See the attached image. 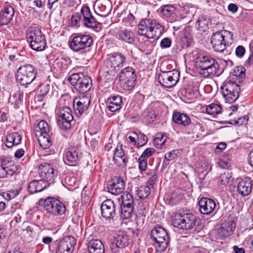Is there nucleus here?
<instances>
[{
  "label": "nucleus",
  "instance_id": "obj_1",
  "mask_svg": "<svg viewBox=\"0 0 253 253\" xmlns=\"http://www.w3.org/2000/svg\"><path fill=\"white\" fill-rule=\"evenodd\" d=\"M126 56L121 53L114 52L105 61L102 70L106 78L108 79L116 76L120 67H122Z\"/></svg>",
  "mask_w": 253,
  "mask_h": 253
},
{
  "label": "nucleus",
  "instance_id": "obj_2",
  "mask_svg": "<svg viewBox=\"0 0 253 253\" xmlns=\"http://www.w3.org/2000/svg\"><path fill=\"white\" fill-rule=\"evenodd\" d=\"M162 26L150 19H145L138 25L137 33L140 36H145L149 39L159 38L163 31Z\"/></svg>",
  "mask_w": 253,
  "mask_h": 253
},
{
  "label": "nucleus",
  "instance_id": "obj_3",
  "mask_svg": "<svg viewBox=\"0 0 253 253\" xmlns=\"http://www.w3.org/2000/svg\"><path fill=\"white\" fill-rule=\"evenodd\" d=\"M35 132L40 146L44 149L49 148L54 136L48 124L45 121H41L35 127Z\"/></svg>",
  "mask_w": 253,
  "mask_h": 253
},
{
  "label": "nucleus",
  "instance_id": "obj_4",
  "mask_svg": "<svg viewBox=\"0 0 253 253\" xmlns=\"http://www.w3.org/2000/svg\"><path fill=\"white\" fill-rule=\"evenodd\" d=\"M197 221L196 215L192 213L181 211L172 216V223L176 227L186 230L192 229Z\"/></svg>",
  "mask_w": 253,
  "mask_h": 253
},
{
  "label": "nucleus",
  "instance_id": "obj_5",
  "mask_svg": "<svg viewBox=\"0 0 253 253\" xmlns=\"http://www.w3.org/2000/svg\"><path fill=\"white\" fill-rule=\"evenodd\" d=\"M233 41V34L226 30L218 31L213 33L211 37V42L216 52H221Z\"/></svg>",
  "mask_w": 253,
  "mask_h": 253
},
{
  "label": "nucleus",
  "instance_id": "obj_6",
  "mask_svg": "<svg viewBox=\"0 0 253 253\" xmlns=\"http://www.w3.org/2000/svg\"><path fill=\"white\" fill-rule=\"evenodd\" d=\"M40 206L53 216L62 215L65 213V206L59 200L51 197L41 199L39 201Z\"/></svg>",
  "mask_w": 253,
  "mask_h": 253
},
{
  "label": "nucleus",
  "instance_id": "obj_7",
  "mask_svg": "<svg viewBox=\"0 0 253 253\" xmlns=\"http://www.w3.org/2000/svg\"><path fill=\"white\" fill-rule=\"evenodd\" d=\"M27 39L30 47L36 51H42L46 46L45 36L37 27H32L28 30Z\"/></svg>",
  "mask_w": 253,
  "mask_h": 253
},
{
  "label": "nucleus",
  "instance_id": "obj_8",
  "mask_svg": "<svg viewBox=\"0 0 253 253\" xmlns=\"http://www.w3.org/2000/svg\"><path fill=\"white\" fill-rule=\"evenodd\" d=\"M68 80L74 88L81 93H87L92 86L91 78L82 73L73 74L68 77Z\"/></svg>",
  "mask_w": 253,
  "mask_h": 253
},
{
  "label": "nucleus",
  "instance_id": "obj_9",
  "mask_svg": "<svg viewBox=\"0 0 253 253\" xmlns=\"http://www.w3.org/2000/svg\"><path fill=\"white\" fill-rule=\"evenodd\" d=\"M37 70L31 64L21 66L17 71L16 80L21 85L27 86L35 79Z\"/></svg>",
  "mask_w": 253,
  "mask_h": 253
},
{
  "label": "nucleus",
  "instance_id": "obj_10",
  "mask_svg": "<svg viewBox=\"0 0 253 253\" xmlns=\"http://www.w3.org/2000/svg\"><path fill=\"white\" fill-rule=\"evenodd\" d=\"M199 67L200 73L205 77L215 76L219 69L217 62L209 56H203L199 58Z\"/></svg>",
  "mask_w": 253,
  "mask_h": 253
},
{
  "label": "nucleus",
  "instance_id": "obj_11",
  "mask_svg": "<svg viewBox=\"0 0 253 253\" xmlns=\"http://www.w3.org/2000/svg\"><path fill=\"white\" fill-rule=\"evenodd\" d=\"M69 46L73 51L78 52L89 47L93 44V39L89 35L77 33L73 35Z\"/></svg>",
  "mask_w": 253,
  "mask_h": 253
},
{
  "label": "nucleus",
  "instance_id": "obj_12",
  "mask_svg": "<svg viewBox=\"0 0 253 253\" xmlns=\"http://www.w3.org/2000/svg\"><path fill=\"white\" fill-rule=\"evenodd\" d=\"M220 90L226 102L232 103L238 98L240 87L236 83L228 81L220 87Z\"/></svg>",
  "mask_w": 253,
  "mask_h": 253
},
{
  "label": "nucleus",
  "instance_id": "obj_13",
  "mask_svg": "<svg viewBox=\"0 0 253 253\" xmlns=\"http://www.w3.org/2000/svg\"><path fill=\"white\" fill-rule=\"evenodd\" d=\"M136 74L131 67L123 69L119 74L121 85L124 90H131L135 86Z\"/></svg>",
  "mask_w": 253,
  "mask_h": 253
},
{
  "label": "nucleus",
  "instance_id": "obj_14",
  "mask_svg": "<svg viewBox=\"0 0 253 253\" xmlns=\"http://www.w3.org/2000/svg\"><path fill=\"white\" fill-rule=\"evenodd\" d=\"M38 172L41 179L47 182L48 186L54 183L55 178L57 176V172L47 163H43L39 166Z\"/></svg>",
  "mask_w": 253,
  "mask_h": 253
},
{
  "label": "nucleus",
  "instance_id": "obj_15",
  "mask_svg": "<svg viewBox=\"0 0 253 253\" xmlns=\"http://www.w3.org/2000/svg\"><path fill=\"white\" fill-rule=\"evenodd\" d=\"M179 73L177 71L163 72L159 74L158 80L164 87L170 88L176 85L179 81Z\"/></svg>",
  "mask_w": 253,
  "mask_h": 253
},
{
  "label": "nucleus",
  "instance_id": "obj_16",
  "mask_svg": "<svg viewBox=\"0 0 253 253\" xmlns=\"http://www.w3.org/2000/svg\"><path fill=\"white\" fill-rule=\"evenodd\" d=\"M151 239L159 246L163 249L168 245L169 236L166 230L162 227H157L153 229L151 232Z\"/></svg>",
  "mask_w": 253,
  "mask_h": 253
},
{
  "label": "nucleus",
  "instance_id": "obj_17",
  "mask_svg": "<svg viewBox=\"0 0 253 253\" xmlns=\"http://www.w3.org/2000/svg\"><path fill=\"white\" fill-rule=\"evenodd\" d=\"M125 186V182L123 178L120 176H116L108 182L107 189L111 194L117 195L124 192Z\"/></svg>",
  "mask_w": 253,
  "mask_h": 253
},
{
  "label": "nucleus",
  "instance_id": "obj_18",
  "mask_svg": "<svg viewBox=\"0 0 253 253\" xmlns=\"http://www.w3.org/2000/svg\"><path fill=\"white\" fill-rule=\"evenodd\" d=\"M236 228V223L231 218H228L222 225V226L217 229L216 231V236L217 239L226 238L231 235Z\"/></svg>",
  "mask_w": 253,
  "mask_h": 253
},
{
  "label": "nucleus",
  "instance_id": "obj_19",
  "mask_svg": "<svg viewBox=\"0 0 253 253\" xmlns=\"http://www.w3.org/2000/svg\"><path fill=\"white\" fill-rule=\"evenodd\" d=\"M101 216L106 220H111L116 215V207L113 201L107 199L101 205Z\"/></svg>",
  "mask_w": 253,
  "mask_h": 253
},
{
  "label": "nucleus",
  "instance_id": "obj_20",
  "mask_svg": "<svg viewBox=\"0 0 253 253\" xmlns=\"http://www.w3.org/2000/svg\"><path fill=\"white\" fill-rule=\"evenodd\" d=\"M81 14L83 16L82 21L86 27L94 29H97L99 28L100 23L95 20L88 6L82 7Z\"/></svg>",
  "mask_w": 253,
  "mask_h": 253
},
{
  "label": "nucleus",
  "instance_id": "obj_21",
  "mask_svg": "<svg viewBox=\"0 0 253 253\" xmlns=\"http://www.w3.org/2000/svg\"><path fill=\"white\" fill-rule=\"evenodd\" d=\"M76 245V240L72 236H67L58 243L56 253H71Z\"/></svg>",
  "mask_w": 253,
  "mask_h": 253
},
{
  "label": "nucleus",
  "instance_id": "obj_22",
  "mask_svg": "<svg viewBox=\"0 0 253 253\" xmlns=\"http://www.w3.org/2000/svg\"><path fill=\"white\" fill-rule=\"evenodd\" d=\"M199 211L202 214H209L214 210L216 204L215 202L207 198H202L199 202Z\"/></svg>",
  "mask_w": 253,
  "mask_h": 253
},
{
  "label": "nucleus",
  "instance_id": "obj_23",
  "mask_svg": "<svg viewBox=\"0 0 253 253\" xmlns=\"http://www.w3.org/2000/svg\"><path fill=\"white\" fill-rule=\"evenodd\" d=\"M14 15L13 7L9 5L5 6L0 11V25H7L12 20Z\"/></svg>",
  "mask_w": 253,
  "mask_h": 253
},
{
  "label": "nucleus",
  "instance_id": "obj_24",
  "mask_svg": "<svg viewBox=\"0 0 253 253\" xmlns=\"http://www.w3.org/2000/svg\"><path fill=\"white\" fill-rule=\"evenodd\" d=\"M107 108L111 112L119 111L123 104L122 97L119 95L109 96L106 102Z\"/></svg>",
  "mask_w": 253,
  "mask_h": 253
},
{
  "label": "nucleus",
  "instance_id": "obj_25",
  "mask_svg": "<svg viewBox=\"0 0 253 253\" xmlns=\"http://www.w3.org/2000/svg\"><path fill=\"white\" fill-rule=\"evenodd\" d=\"M116 36L119 40L129 44H132L135 42L134 34L126 29L119 30L116 33Z\"/></svg>",
  "mask_w": 253,
  "mask_h": 253
},
{
  "label": "nucleus",
  "instance_id": "obj_26",
  "mask_svg": "<svg viewBox=\"0 0 253 253\" xmlns=\"http://www.w3.org/2000/svg\"><path fill=\"white\" fill-rule=\"evenodd\" d=\"M80 158L79 151L74 147L69 148L63 158L65 163L69 166H75Z\"/></svg>",
  "mask_w": 253,
  "mask_h": 253
},
{
  "label": "nucleus",
  "instance_id": "obj_27",
  "mask_svg": "<svg viewBox=\"0 0 253 253\" xmlns=\"http://www.w3.org/2000/svg\"><path fill=\"white\" fill-rule=\"evenodd\" d=\"M113 160L118 166H126L128 160L125 154L122 145H118L114 150Z\"/></svg>",
  "mask_w": 253,
  "mask_h": 253
},
{
  "label": "nucleus",
  "instance_id": "obj_28",
  "mask_svg": "<svg viewBox=\"0 0 253 253\" xmlns=\"http://www.w3.org/2000/svg\"><path fill=\"white\" fill-rule=\"evenodd\" d=\"M237 192L243 196L248 195L252 189V181L249 178L240 180L237 185Z\"/></svg>",
  "mask_w": 253,
  "mask_h": 253
},
{
  "label": "nucleus",
  "instance_id": "obj_29",
  "mask_svg": "<svg viewBox=\"0 0 253 253\" xmlns=\"http://www.w3.org/2000/svg\"><path fill=\"white\" fill-rule=\"evenodd\" d=\"M48 187V184L44 180H34L31 181L28 186V190L29 192L33 194L37 192H39Z\"/></svg>",
  "mask_w": 253,
  "mask_h": 253
},
{
  "label": "nucleus",
  "instance_id": "obj_30",
  "mask_svg": "<svg viewBox=\"0 0 253 253\" xmlns=\"http://www.w3.org/2000/svg\"><path fill=\"white\" fill-rule=\"evenodd\" d=\"M172 120L176 124L183 126H186L191 123V119L188 115L178 111L173 112Z\"/></svg>",
  "mask_w": 253,
  "mask_h": 253
},
{
  "label": "nucleus",
  "instance_id": "obj_31",
  "mask_svg": "<svg viewBox=\"0 0 253 253\" xmlns=\"http://www.w3.org/2000/svg\"><path fill=\"white\" fill-rule=\"evenodd\" d=\"M89 253H104V248L102 242L98 239H92L87 244Z\"/></svg>",
  "mask_w": 253,
  "mask_h": 253
},
{
  "label": "nucleus",
  "instance_id": "obj_32",
  "mask_svg": "<svg viewBox=\"0 0 253 253\" xmlns=\"http://www.w3.org/2000/svg\"><path fill=\"white\" fill-rule=\"evenodd\" d=\"M128 244V236L121 233L114 237L112 246L115 245L118 248L123 249Z\"/></svg>",
  "mask_w": 253,
  "mask_h": 253
},
{
  "label": "nucleus",
  "instance_id": "obj_33",
  "mask_svg": "<svg viewBox=\"0 0 253 253\" xmlns=\"http://www.w3.org/2000/svg\"><path fill=\"white\" fill-rule=\"evenodd\" d=\"M110 5L109 0H97L94 4V7L100 12V15H106L109 13Z\"/></svg>",
  "mask_w": 253,
  "mask_h": 253
},
{
  "label": "nucleus",
  "instance_id": "obj_34",
  "mask_svg": "<svg viewBox=\"0 0 253 253\" xmlns=\"http://www.w3.org/2000/svg\"><path fill=\"white\" fill-rule=\"evenodd\" d=\"M21 139L22 136L19 133L17 132L10 133L6 137L5 145L8 148L13 145H17L20 143Z\"/></svg>",
  "mask_w": 253,
  "mask_h": 253
},
{
  "label": "nucleus",
  "instance_id": "obj_35",
  "mask_svg": "<svg viewBox=\"0 0 253 253\" xmlns=\"http://www.w3.org/2000/svg\"><path fill=\"white\" fill-rule=\"evenodd\" d=\"M16 172H19V166L14 163L9 167L0 168V177L1 178L6 176H11Z\"/></svg>",
  "mask_w": 253,
  "mask_h": 253
},
{
  "label": "nucleus",
  "instance_id": "obj_36",
  "mask_svg": "<svg viewBox=\"0 0 253 253\" xmlns=\"http://www.w3.org/2000/svg\"><path fill=\"white\" fill-rule=\"evenodd\" d=\"M133 206L121 205L120 211V217L123 219L129 218L133 214Z\"/></svg>",
  "mask_w": 253,
  "mask_h": 253
},
{
  "label": "nucleus",
  "instance_id": "obj_37",
  "mask_svg": "<svg viewBox=\"0 0 253 253\" xmlns=\"http://www.w3.org/2000/svg\"><path fill=\"white\" fill-rule=\"evenodd\" d=\"M218 180L221 184L227 185L233 180L232 173L228 170H225L219 175Z\"/></svg>",
  "mask_w": 253,
  "mask_h": 253
},
{
  "label": "nucleus",
  "instance_id": "obj_38",
  "mask_svg": "<svg viewBox=\"0 0 253 253\" xmlns=\"http://www.w3.org/2000/svg\"><path fill=\"white\" fill-rule=\"evenodd\" d=\"M221 107L220 105L211 103L206 107L207 113L213 116H216L221 113Z\"/></svg>",
  "mask_w": 253,
  "mask_h": 253
},
{
  "label": "nucleus",
  "instance_id": "obj_39",
  "mask_svg": "<svg viewBox=\"0 0 253 253\" xmlns=\"http://www.w3.org/2000/svg\"><path fill=\"white\" fill-rule=\"evenodd\" d=\"M210 22L206 17H202L196 22L195 27L199 30L204 31L209 26Z\"/></svg>",
  "mask_w": 253,
  "mask_h": 253
},
{
  "label": "nucleus",
  "instance_id": "obj_40",
  "mask_svg": "<svg viewBox=\"0 0 253 253\" xmlns=\"http://www.w3.org/2000/svg\"><path fill=\"white\" fill-rule=\"evenodd\" d=\"M126 206H133L134 200L132 195L128 192L124 193L122 196V204Z\"/></svg>",
  "mask_w": 253,
  "mask_h": 253
},
{
  "label": "nucleus",
  "instance_id": "obj_41",
  "mask_svg": "<svg viewBox=\"0 0 253 253\" xmlns=\"http://www.w3.org/2000/svg\"><path fill=\"white\" fill-rule=\"evenodd\" d=\"M137 195L140 199H144L148 197L150 193V187L141 186L137 190Z\"/></svg>",
  "mask_w": 253,
  "mask_h": 253
},
{
  "label": "nucleus",
  "instance_id": "obj_42",
  "mask_svg": "<svg viewBox=\"0 0 253 253\" xmlns=\"http://www.w3.org/2000/svg\"><path fill=\"white\" fill-rule=\"evenodd\" d=\"M73 119L68 120L67 118L58 117L57 123L59 126L63 129H68L70 128L71 125V122Z\"/></svg>",
  "mask_w": 253,
  "mask_h": 253
},
{
  "label": "nucleus",
  "instance_id": "obj_43",
  "mask_svg": "<svg viewBox=\"0 0 253 253\" xmlns=\"http://www.w3.org/2000/svg\"><path fill=\"white\" fill-rule=\"evenodd\" d=\"M174 11L175 8L172 5L168 4L161 6V12L167 17L171 15L174 12Z\"/></svg>",
  "mask_w": 253,
  "mask_h": 253
},
{
  "label": "nucleus",
  "instance_id": "obj_44",
  "mask_svg": "<svg viewBox=\"0 0 253 253\" xmlns=\"http://www.w3.org/2000/svg\"><path fill=\"white\" fill-rule=\"evenodd\" d=\"M60 118H67L68 120L73 119L71 109L68 107H64L60 109L59 117Z\"/></svg>",
  "mask_w": 253,
  "mask_h": 253
},
{
  "label": "nucleus",
  "instance_id": "obj_45",
  "mask_svg": "<svg viewBox=\"0 0 253 253\" xmlns=\"http://www.w3.org/2000/svg\"><path fill=\"white\" fill-rule=\"evenodd\" d=\"M74 108L75 113L78 115H81L85 111L88 109V107L85 106L79 101H76L75 103H74Z\"/></svg>",
  "mask_w": 253,
  "mask_h": 253
},
{
  "label": "nucleus",
  "instance_id": "obj_46",
  "mask_svg": "<svg viewBox=\"0 0 253 253\" xmlns=\"http://www.w3.org/2000/svg\"><path fill=\"white\" fill-rule=\"evenodd\" d=\"M76 101H79L81 104L85 106L89 107L90 103V96L88 94H83L80 96L78 98H76L74 100V103H75Z\"/></svg>",
  "mask_w": 253,
  "mask_h": 253
},
{
  "label": "nucleus",
  "instance_id": "obj_47",
  "mask_svg": "<svg viewBox=\"0 0 253 253\" xmlns=\"http://www.w3.org/2000/svg\"><path fill=\"white\" fill-rule=\"evenodd\" d=\"M248 117L246 116L239 118L237 120L234 119L229 122V124L232 125L237 124L238 126L246 125L247 123Z\"/></svg>",
  "mask_w": 253,
  "mask_h": 253
},
{
  "label": "nucleus",
  "instance_id": "obj_48",
  "mask_svg": "<svg viewBox=\"0 0 253 253\" xmlns=\"http://www.w3.org/2000/svg\"><path fill=\"white\" fill-rule=\"evenodd\" d=\"M148 141L147 136L142 133L140 132L137 136V146L142 147L145 145Z\"/></svg>",
  "mask_w": 253,
  "mask_h": 253
},
{
  "label": "nucleus",
  "instance_id": "obj_49",
  "mask_svg": "<svg viewBox=\"0 0 253 253\" xmlns=\"http://www.w3.org/2000/svg\"><path fill=\"white\" fill-rule=\"evenodd\" d=\"M179 153V150H173L167 153L165 155V159L167 161H171L175 159Z\"/></svg>",
  "mask_w": 253,
  "mask_h": 253
},
{
  "label": "nucleus",
  "instance_id": "obj_50",
  "mask_svg": "<svg viewBox=\"0 0 253 253\" xmlns=\"http://www.w3.org/2000/svg\"><path fill=\"white\" fill-rule=\"evenodd\" d=\"M155 152L156 150L154 148H148L143 151L140 157L147 160L148 158L152 156Z\"/></svg>",
  "mask_w": 253,
  "mask_h": 253
},
{
  "label": "nucleus",
  "instance_id": "obj_51",
  "mask_svg": "<svg viewBox=\"0 0 253 253\" xmlns=\"http://www.w3.org/2000/svg\"><path fill=\"white\" fill-rule=\"evenodd\" d=\"M0 161L1 162V167L3 168L9 167V166H11L14 163V162L9 157L2 156L0 158Z\"/></svg>",
  "mask_w": 253,
  "mask_h": 253
},
{
  "label": "nucleus",
  "instance_id": "obj_52",
  "mask_svg": "<svg viewBox=\"0 0 253 253\" xmlns=\"http://www.w3.org/2000/svg\"><path fill=\"white\" fill-rule=\"evenodd\" d=\"M181 199V196L178 195L177 193H173L171 194L169 201L170 203L172 205H177L180 202Z\"/></svg>",
  "mask_w": 253,
  "mask_h": 253
},
{
  "label": "nucleus",
  "instance_id": "obj_53",
  "mask_svg": "<svg viewBox=\"0 0 253 253\" xmlns=\"http://www.w3.org/2000/svg\"><path fill=\"white\" fill-rule=\"evenodd\" d=\"M166 141V138L161 133L157 134L154 139V143L157 145H163Z\"/></svg>",
  "mask_w": 253,
  "mask_h": 253
},
{
  "label": "nucleus",
  "instance_id": "obj_54",
  "mask_svg": "<svg viewBox=\"0 0 253 253\" xmlns=\"http://www.w3.org/2000/svg\"><path fill=\"white\" fill-rule=\"evenodd\" d=\"M171 41L168 38L163 39L160 42V46L162 49L169 48L171 46Z\"/></svg>",
  "mask_w": 253,
  "mask_h": 253
},
{
  "label": "nucleus",
  "instance_id": "obj_55",
  "mask_svg": "<svg viewBox=\"0 0 253 253\" xmlns=\"http://www.w3.org/2000/svg\"><path fill=\"white\" fill-rule=\"evenodd\" d=\"M82 20V15L79 12L74 13L71 17V21L74 25H77L80 21Z\"/></svg>",
  "mask_w": 253,
  "mask_h": 253
},
{
  "label": "nucleus",
  "instance_id": "obj_56",
  "mask_svg": "<svg viewBox=\"0 0 253 253\" xmlns=\"http://www.w3.org/2000/svg\"><path fill=\"white\" fill-rule=\"evenodd\" d=\"M246 49L245 47L242 45L238 46L235 50V53L237 57L241 58L245 54Z\"/></svg>",
  "mask_w": 253,
  "mask_h": 253
},
{
  "label": "nucleus",
  "instance_id": "obj_57",
  "mask_svg": "<svg viewBox=\"0 0 253 253\" xmlns=\"http://www.w3.org/2000/svg\"><path fill=\"white\" fill-rule=\"evenodd\" d=\"M139 163V168L142 171L146 170L147 167V160L139 158L138 160Z\"/></svg>",
  "mask_w": 253,
  "mask_h": 253
},
{
  "label": "nucleus",
  "instance_id": "obj_58",
  "mask_svg": "<svg viewBox=\"0 0 253 253\" xmlns=\"http://www.w3.org/2000/svg\"><path fill=\"white\" fill-rule=\"evenodd\" d=\"M50 86L48 84L43 85L41 86L40 90V95L44 96L49 92Z\"/></svg>",
  "mask_w": 253,
  "mask_h": 253
},
{
  "label": "nucleus",
  "instance_id": "obj_59",
  "mask_svg": "<svg viewBox=\"0 0 253 253\" xmlns=\"http://www.w3.org/2000/svg\"><path fill=\"white\" fill-rule=\"evenodd\" d=\"M157 179V174H154L153 176L151 177L149 180L147 182V184L148 186L151 188H153L154 187V185L156 182V181Z\"/></svg>",
  "mask_w": 253,
  "mask_h": 253
},
{
  "label": "nucleus",
  "instance_id": "obj_60",
  "mask_svg": "<svg viewBox=\"0 0 253 253\" xmlns=\"http://www.w3.org/2000/svg\"><path fill=\"white\" fill-rule=\"evenodd\" d=\"M37 228V226L34 224H31L27 226L25 230L27 233H29L30 235H33V233L35 232V229Z\"/></svg>",
  "mask_w": 253,
  "mask_h": 253
},
{
  "label": "nucleus",
  "instance_id": "obj_61",
  "mask_svg": "<svg viewBox=\"0 0 253 253\" xmlns=\"http://www.w3.org/2000/svg\"><path fill=\"white\" fill-rule=\"evenodd\" d=\"M238 7L237 5L234 3H230L228 6V9L232 13H235L237 11Z\"/></svg>",
  "mask_w": 253,
  "mask_h": 253
},
{
  "label": "nucleus",
  "instance_id": "obj_62",
  "mask_svg": "<svg viewBox=\"0 0 253 253\" xmlns=\"http://www.w3.org/2000/svg\"><path fill=\"white\" fill-rule=\"evenodd\" d=\"M24 153L23 149H19L15 152L14 156L17 158H20L24 155Z\"/></svg>",
  "mask_w": 253,
  "mask_h": 253
},
{
  "label": "nucleus",
  "instance_id": "obj_63",
  "mask_svg": "<svg viewBox=\"0 0 253 253\" xmlns=\"http://www.w3.org/2000/svg\"><path fill=\"white\" fill-rule=\"evenodd\" d=\"M53 239L48 236L43 237L42 239V242L46 245H49L52 242Z\"/></svg>",
  "mask_w": 253,
  "mask_h": 253
},
{
  "label": "nucleus",
  "instance_id": "obj_64",
  "mask_svg": "<svg viewBox=\"0 0 253 253\" xmlns=\"http://www.w3.org/2000/svg\"><path fill=\"white\" fill-rule=\"evenodd\" d=\"M248 161L249 164L253 167V149L249 153Z\"/></svg>",
  "mask_w": 253,
  "mask_h": 253
}]
</instances>
